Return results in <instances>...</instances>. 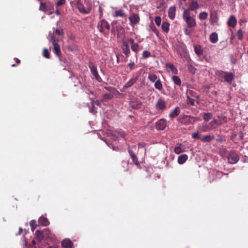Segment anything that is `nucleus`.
<instances>
[{"label":"nucleus","mask_w":248,"mask_h":248,"mask_svg":"<svg viewBox=\"0 0 248 248\" xmlns=\"http://www.w3.org/2000/svg\"><path fill=\"white\" fill-rule=\"evenodd\" d=\"M131 49L134 52H137L139 50V45L138 43H135L131 46Z\"/></svg>","instance_id":"38"},{"label":"nucleus","mask_w":248,"mask_h":248,"mask_svg":"<svg viewBox=\"0 0 248 248\" xmlns=\"http://www.w3.org/2000/svg\"><path fill=\"white\" fill-rule=\"evenodd\" d=\"M215 137L213 135H206L204 136L202 139V141L204 142H209L214 140Z\"/></svg>","instance_id":"25"},{"label":"nucleus","mask_w":248,"mask_h":248,"mask_svg":"<svg viewBox=\"0 0 248 248\" xmlns=\"http://www.w3.org/2000/svg\"><path fill=\"white\" fill-rule=\"evenodd\" d=\"M55 33L59 35H62L63 34V31L62 28H58L55 30Z\"/></svg>","instance_id":"47"},{"label":"nucleus","mask_w":248,"mask_h":248,"mask_svg":"<svg viewBox=\"0 0 248 248\" xmlns=\"http://www.w3.org/2000/svg\"><path fill=\"white\" fill-rule=\"evenodd\" d=\"M30 225L31 226V228L32 231L34 230L35 228L37 226L36 224V222L35 220H32L30 222Z\"/></svg>","instance_id":"41"},{"label":"nucleus","mask_w":248,"mask_h":248,"mask_svg":"<svg viewBox=\"0 0 248 248\" xmlns=\"http://www.w3.org/2000/svg\"><path fill=\"white\" fill-rule=\"evenodd\" d=\"M237 35L238 38L239 40H242L243 39V31L241 29H240L238 31Z\"/></svg>","instance_id":"43"},{"label":"nucleus","mask_w":248,"mask_h":248,"mask_svg":"<svg viewBox=\"0 0 248 248\" xmlns=\"http://www.w3.org/2000/svg\"><path fill=\"white\" fill-rule=\"evenodd\" d=\"M112 97V95L110 93H106L104 95L103 100H105L107 99H110Z\"/></svg>","instance_id":"48"},{"label":"nucleus","mask_w":248,"mask_h":248,"mask_svg":"<svg viewBox=\"0 0 248 248\" xmlns=\"http://www.w3.org/2000/svg\"><path fill=\"white\" fill-rule=\"evenodd\" d=\"M203 119L206 121H208L213 116L211 113H205L203 114Z\"/></svg>","instance_id":"36"},{"label":"nucleus","mask_w":248,"mask_h":248,"mask_svg":"<svg viewBox=\"0 0 248 248\" xmlns=\"http://www.w3.org/2000/svg\"><path fill=\"white\" fill-rule=\"evenodd\" d=\"M154 86L156 89L158 90L159 91H161L163 89L162 84L159 79H158L155 82Z\"/></svg>","instance_id":"28"},{"label":"nucleus","mask_w":248,"mask_h":248,"mask_svg":"<svg viewBox=\"0 0 248 248\" xmlns=\"http://www.w3.org/2000/svg\"><path fill=\"white\" fill-rule=\"evenodd\" d=\"M187 100L188 102L190 103L191 105H194L195 100L190 98L188 95H187Z\"/></svg>","instance_id":"51"},{"label":"nucleus","mask_w":248,"mask_h":248,"mask_svg":"<svg viewBox=\"0 0 248 248\" xmlns=\"http://www.w3.org/2000/svg\"><path fill=\"white\" fill-rule=\"evenodd\" d=\"M112 16H113V17H125L126 16V14L124 12V11L122 10H117L116 11H115L113 14H112Z\"/></svg>","instance_id":"19"},{"label":"nucleus","mask_w":248,"mask_h":248,"mask_svg":"<svg viewBox=\"0 0 248 248\" xmlns=\"http://www.w3.org/2000/svg\"><path fill=\"white\" fill-rule=\"evenodd\" d=\"M210 41L213 43L215 44L218 41V35L216 32L212 33L210 35Z\"/></svg>","instance_id":"23"},{"label":"nucleus","mask_w":248,"mask_h":248,"mask_svg":"<svg viewBox=\"0 0 248 248\" xmlns=\"http://www.w3.org/2000/svg\"><path fill=\"white\" fill-rule=\"evenodd\" d=\"M228 162L232 164L236 163L239 160L238 155L234 151H230L228 155Z\"/></svg>","instance_id":"4"},{"label":"nucleus","mask_w":248,"mask_h":248,"mask_svg":"<svg viewBox=\"0 0 248 248\" xmlns=\"http://www.w3.org/2000/svg\"><path fill=\"white\" fill-rule=\"evenodd\" d=\"M91 105L89 106V111L91 113L93 112V100L91 99Z\"/></svg>","instance_id":"53"},{"label":"nucleus","mask_w":248,"mask_h":248,"mask_svg":"<svg viewBox=\"0 0 248 248\" xmlns=\"http://www.w3.org/2000/svg\"><path fill=\"white\" fill-rule=\"evenodd\" d=\"M43 233V231L42 232L40 231L39 230H37L35 232V235L36 236L37 239L39 241H41L44 238V235Z\"/></svg>","instance_id":"29"},{"label":"nucleus","mask_w":248,"mask_h":248,"mask_svg":"<svg viewBox=\"0 0 248 248\" xmlns=\"http://www.w3.org/2000/svg\"><path fill=\"white\" fill-rule=\"evenodd\" d=\"M188 159V156L186 155H182L178 157V163L179 164H183Z\"/></svg>","instance_id":"22"},{"label":"nucleus","mask_w":248,"mask_h":248,"mask_svg":"<svg viewBox=\"0 0 248 248\" xmlns=\"http://www.w3.org/2000/svg\"><path fill=\"white\" fill-rule=\"evenodd\" d=\"M57 7L54 13L57 16H60L61 15V12L60 9Z\"/></svg>","instance_id":"56"},{"label":"nucleus","mask_w":248,"mask_h":248,"mask_svg":"<svg viewBox=\"0 0 248 248\" xmlns=\"http://www.w3.org/2000/svg\"><path fill=\"white\" fill-rule=\"evenodd\" d=\"M39 223L42 226H46L49 225V222L46 217H41L38 220Z\"/></svg>","instance_id":"17"},{"label":"nucleus","mask_w":248,"mask_h":248,"mask_svg":"<svg viewBox=\"0 0 248 248\" xmlns=\"http://www.w3.org/2000/svg\"><path fill=\"white\" fill-rule=\"evenodd\" d=\"M223 122L221 121H219L218 120H214L212 121L210 124H215V125H220Z\"/></svg>","instance_id":"46"},{"label":"nucleus","mask_w":248,"mask_h":248,"mask_svg":"<svg viewBox=\"0 0 248 248\" xmlns=\"http://www.w3.org/2000/svg\"><path fill=\"white\" fill-rule=\"evenodd\" d=\"M150 31L154 32L157 36H159V32L154 25L150 26Z\"/></svg>","instance_id":"35"},{"label":"nucleus","mask_w":248,"mask_h":248,"mask_svg":"<svg viewBox=\"0 0 248 248\" xmlns=\"http://www.w3.org/2000/svg\"><path fill=\"white\" fill-rule=\"evenodd\" d=\"M98 9H99V13H100V16H101L102 15V13H103L102 9H101V7L100 6H99Z\"/></svg>","instance_id":"62"},{"label":"nucleus","mask_w":248,"mask_h":248,"mask_svg":"<svg viewBox=\"0 0 248 248\" xmlns=\"http://www.w3.org/2000/svg\"><path fill=\"white\" fill-rule=\"evenodd\" d=\"M199 5L197 1H193L191 3L189 7V11H194L195 10H197L199 9Z\"/></svg>","instance_id":"27"},{"label":"nucleus","mask_w":248,"mask_h":248,"mask_svg":"<svg viewBox=\"0 0 248 248\" xmlns=\"http://www.w3.org/2000/svg\"><path fill=\"white\" fill-rule=\"evenodd\" d=\"M215 74L218 80L221 82H226L230 84L232 83L234 78L233 73L224 72L222 70H217Z\"/></svg>","instance_id":"1"},{"label":"nucleus","mask_w":248,"mask_h":248,"mask_svg":"<svg viewBox=\"0 0 248 248\" xmlns=\"http://www.w3.org/2000/svg\"><path fill=\"white\" fill-rule=\"evenodd\" d=\"M174 152L176 154L179 155L185 152V147L181 143H177L175 146Z\"/></svg>","instance_id":"11"},{"label":"nucleus","mask_w":248,"mask_h":248,"mask_svg":"<svg viewBox=\"0 0 248 248\" xmlns=\"http://www.w3.org/2000/svg\"><path fill=\"white\" fill-rule=\"evenodd\" d=\"M172 80L173 82V83L177 85V86H181V80L180 78L176 76H173L172 77Z\"/></svg>","instance_id":"31"},{"label":"nucleus","mask_w":248,"mask_h":248,"mask_svg":"<svg viewBox=\"0 0 248 248\" xmlns=\"http://www.w3.org/2000/svg\"><path fill=\"white\" fill-rule=\"evenodd\" d=\"M183 18L186 22L188 28H193L196 26V20L190 16L189 10H184L183 14Z\"/></svg>","instance_id":"2"},{"label":"nucleus","mask_w":248,"mask_h":248,"mask_svg":"<svg viewBox=\"0 0 248 248\" xmlns=\"http://www.w3.org/2000/svg\"><path fill=\"white\" fill-rule=\"evenodd\" d=\"M192 138L196 139H198L199 138V135L198 132L194 133L192 134Z\"/></svg>","instance_id":"55"},{"label":"nucleus","mask_w":248,"mask_h":248,"mask_svg":"<svg viewBox=\"0 0 248 248\" xmlns=\"http://www.w3.org/2000/svg\"><path fill=\"white\" fill-rule=\"evenodd\" d=\"M130 25L133 27L139 23L140 19L139 15L137 14L133 13L129 17Z\"/></svg>","instance_id":"5"},{"label":"nucleus","mask_w":248,"mask_h":248,"mask_svg":"<svg viewBox=\"0 0 248 248\" xmlns=\"http://www.w3.org/2000/svg\"><path fill=\"white\" fill-rule=\"evenodd\" d=\"M176 8L175 6H171L168 11V16L170 19H173L175 16Z\"/></svg>","instance_id":"15"},{"label":"nucleus","mask_w":248,"mask_h":248,"mask_svg":"<svg viewBox=\"0 0 248 248\" xmlns=\"http://www.w3.org/2000/svg\"><path fill=\"white\" fill-rule=\"evenodd\" d=\"M45 238L46 239H52L54 237L55 235L52 233L50 230L48 229H45L43 230V233Z\"/></svg>","instance_id":"13"},{"label":"nucleus","mask_w":248,"mask_h":248,"mask_svg":"<svg viewBox=\"0 0 248 248\" xmlns=\"http://www.w3.org/2000/svg\"><path fill=\"white\" fill-rule=\"evenodd\" d=\"M62 245L63 248H74L73 243L68 239H65L62 242Z\"/></svg>","instance_id":"14"},{"label":"nucleus","mask_w":248,"mask_h":248,"mask_svg":"<svg viewBox=\"0 0 248 248\" xmlns=\"http://www.w3.org/2000/svg\"><path fill=\"white\" fill-rule=\"evenodd\" d=\"M218 18L216 15L210 16V22L212 25H215L217 22Z\"/></svg>","instance_id":"33"},{"label":"nucleus","mask_w":248,"mask_h":248,"mask_svg":"<svg viewBox=\"0 0 248 248\" xmlns=\"http://www.w3.org/2000/svg\"><path fill=\"white\" fill-rule=\"evenodd\" d=\"M208 14L206 12H202L200 13L199 17L201 20H205L207 18Z\"/></svg>","instance_id":"34"},{"label":"nucleus","mask_w":248,"mask_h":248,"mask_svg":"<svg viewBox=\"0 0 248 248\" xmlns=\"http://www.w3.org/2000/svg\"><path fill=\"white\" fill-rule=\"evenodd\" d=\"M128 153L130 155V156H131L132 155H134V153L132 151L130 150H128Z\"/></svg>","instance_id":"64"},{"label":"nucleus","mask_w":248,"mask_h":248,"mask_svg":"<svg viewBox=\"0 0 248 248\" xmlns=\"http://www.w3.org/2000/svg\"><path fill=\"white\" fill-rule=\"evenodd\" d=\"M215 124H210V123L209 124V128H208V130H211L213 128H215Z\"/></svg>","instance_id":"60"},{"label":"nucleus","mask_w":248,"mask_h":248,"mask_svg":"<svg viewBox=\"0 0 248 248\" xmlns=\"http://www.w3.org/2000/svg\"><path fill=\"white\" fill-rule=\"evenodd\" d=\"M48 39H49V41L52 42L53 46V52L58 57H60L62 54L60 46V45L57 43V41L55 39V36L53 34L49 32L48 36Z\"/></svg>","instance_id":"3"},{"label":"nucleus","mask_w":248,"mask_h":248,"mask_svg":"<svg viewBox=\"0 0 248 248\" xmlns=\"http://www.w3.org/2000/svg\"><path fill=\"white\" fill-rule=\"evenodd\" d=\"M194 48L195 52L197 56L200 57L203 54V49L201 46H194Z\"/></svg>","instance_id":"21"},{"label":"nucleus","mask_w":248,"mask_h":248,"mask_svg":"<svg viewBox=\"0 0 248 248\" xmlns=\"http://www.w3.org/2000/svg\"><path fill=\"white\" fill-rule=\"evenodd\" d=\"M130 105L132 108L135 109H138L141 108V102L137 100H134L131 101Z\"/></svg>","instance_id":"16"},{"label":"nucleus","mask_w":248,"mask_h":248,"mask_svg":"<svg viewBox=\"0 0 248 248\" xmlns=\"http://www.w3.org/2000/svg\"><path fill=\"white\" fill-rule=\"evenodd\" d=\"M128 44L130 43L131 46L133 44L135 43L134 40L132 38H129L128 39Z\"/></svg>","instance_id":"58"},{"label":"nucleus","mask_w":248,"mask_h":248,"mask_svg":"<svg viewBox=\"0 0 248 248\" xmlns=\"http://www.w3.org/2000/svg\"><path fill=\"white\" fill-rule=\"evenodd\" d=\"M135 66V63L134 62H131L128 64V66L131 69H132L134 68V66Z\"/></svg>","instance_id":"57"},{"label":"nucleus","mask_w":248,"mask_h":248,"mask_svg":"<svg viewBox=\"0 0 248 248\" xmlns=\"http://www.w3.org/2000/svg\"><path fill=\"white\" fill-rule=\"evenodd\" d=\"M137 79L133 78L130 79L124 85V88H128L132 86L136 81Z\"/></svg>","instance_id":"30"},{"label":"nucleus","mask_w":248,"mask_h":248,"mask_svg":"<svg viewBox=\"0 0 248 248\" xmlns=\"http://www.w3.org/2000/svg\"><path fill=\"white\" fill-rule=\"evenodd\" d=\"M236 22H237V20H236L235 17L234 16L232 15L230 16L229 19L228 21V25L229 26L234 27L236 25Z\"/></svg>","instance_id":"18"},{"label":"nucleus","mask_w":248,"mask_h":248,"mask_svg":"<svg viewBox=\"0 0 248 248\" xmlns=\"http://www.w3.org/2000/svg\"><path fill=\"white\" fill-rule=\"evenodd\" d=\"M122 164L124 168V171L127 170V167L128 166V163L126 161H123L122 162Z\"/></svg>","instance_id":"52"},{"label":"nucleus","mask_w":248,"mask_h":248,"mask_svg":"<svg viewBox=\"0 0 248 248\" xmlns=\"http://www.w3.org/2000/svg\"><path fill=\"white\" fill-rule=\"evenodd\" d=\"M166 66L170 69L172 73L174 74H177L178 73V70L173 64L171 63H167L166 64Z\"/></svg>","instance_id":"24"},{"label":"nucleus","mask_w":248,"mask_h":248,"mask_svg":"<svg viewBox=\"0 0 248 248\" xmlns=\"http://www.w3.org/2000/svg\"><path fill=\"white\" fill-rule=\"evenodd\" d=\"M89 67L90 68L91 73L93 74V66L92 65L91 63H90Z\"/></svg>","instance_id":"61"},{"label":"nucleus","mask_w":248,"mask_h":248,"mask_svg":"<svg viewBox=\"0 0 248 248\" xmlns=\"http://www.w3.org/2000/svg\"><path fill=\"white\" fill-rule=\"evenodd\" d=\"M47 9L46 3L45 2H41L40 3V5L39 6V10L43 11V12H46Z\"/></svg>","instance_id":"39"},{"label":"nucleus","mask_w":248,"mask_h":248,"mask_svg":"<svg viewBox=\"0 0 248 248\" xmlns=\"http://www.w3.org/2000/svg\"><path fill=\"white\" fill-rule=\"evenodd\" d=\"M94 77L95 78L96 80L98 82H101L102 80L101 78L99 77L98 74H97L96 71L94 69Z\"/></svg>","instance_id":"44"},{"label":"nucleus","mask_w":248,"mask_h":248,"mask_svg":"<svg viewBox=\"0 0 248 248\" xmlns=\"http://www.w3.org/2000/svg\"><path fill=\"white\" fill-rule=\"evenodd\" d=\"M23 232V229L22 228L20 227L19 228V232H18V234H21V233L22 232Z\"/></svg>","instance_id":"63"},{"label":"nucleus","mask_w":248,"mask_h":248,"mask_svg":"<svg viewBox=\"0 0 248 248\" xmlns=\"http://www.w3.org/2000/svg\"><path fill=\"white\" fill-rule=\"evenodd\" d=\"M199 120L198 118L192 117L190 116H185L183 118V123L188 124H194L195 122Z\"/></svg>","instance_id":"9"},{"label":"nucleus","mask_w":248,"mask_h":248,"mask_svg":"<svg viewBox=\"0 0 248 248\" xmlns=\"http://www.w3.org/2000/svg\"><path fill=\"white\" fill-rule=\"evenodd\" d=\"M161 28L165 33H168L170 31V24L167 22H163L161 25Z\"/></svg>","instance_id":"26"},{"label":"nucleus","mask_w":248,"mask_h":248,"mask_svg":"<svg viewBox=\"0 0 248 248\" xmlns=\"http://www.w3.org/2000/svg\"><path fill=\"white\" fill-rule=\"evenodd\" d=\"M43 56L46 58H50V55L47 48H45L43 49Z\"/></svg>","instance_id":"37"},{"label":"nucleus","mask_w":248,"mask_h":248,"mask_svg":"<svg viewBox=\"0 0 248 248\" xmlns=\"http://www.w3.org/2000/svg\"><path fill=\"white\" fill-rule=\"evenodd\" d=\"M188 69L192 73H195L196 69L192 65H188Z\"/></svg>","instance_id":"50"},{"label":"nucleus","mask_w":248,"mask_h":248,"mask_svg":"<svg viewBox=\"0 0 248 248\" xmlns=\"http://www.w3.org/2000/svg\"><path fill=\"white\" fill-rule=\"evenodd\" d=\"M155 22L157 26H159L161 23V18L160 16H156L155 18Z\"/></svg>","instance_id":"40"},{"label":"nucleus","mask_w":248,"mask_h":248,"mask_svg":"<svg viewBox=\"0 0 248 248\" xmlns=\"http://www.w3.org/2000/svg\"><path fill=\"white\" fill-rule=\"evenodd\" d=\"M123 53L125 55L126 58L128 57L130 54V50L128 42L125 40H123Z\"/></svg>","instance_id":"7"},{"label":"nucleus","mask_w":248,"mask_h":248,"mask_svg":"<svg viewBox=\"0 0 248 248\" xmlns=\"http://www.w3.org/2000/svg\"><path fill=\"white\" fill-rule=\"evenodd\" d=\"M167 125V122L166 120L161 119L157 121L156 123V128L159 130H164Z\"/></svg>","instance_id":"8"},{"label":"nucleus","mask_w":248,"mask_h":248,"mask_svg":"<svg viewBox=\"0 0 248 248\" xmlns=\"http://www.w3.org/2000/svg\"><path fill=\"white\" fill-rule=\"evenodd\" d=\"M180 113V109L178 107H176L174 109L172 110L169 114L170 118H174L178 116Z\"/></svg>","instance_id":"20"},{"label":"nucleus","mask_w":248,"mask_h":248,"mask_svg":"<svg viewBox=\"0 0 248 248\" xmlns=\"http://www.w3.org/2000/svg\"><path fill=\"white\" fill-rule=\"evenodd\" d=\"M148 78L152 82H155L158 79L157 76L154 74H149Z\"/></svg>","instance_id":"32"},{"label":"nucleus","mask_w":248,"mask_h":248,"mask_svg":"<svg viewBox=\"0 0 248 248\" xmlns=\"http://www.w3.org/2000/svg\"><path fill=\"white\" fill-rule=\"evenodd\" d=\"M66 2V0H59L56 2L55 5L57 7H59L61 5H64Z\"/></svg>","instance_id":"42"},{"label":"nucleus","mask_w":248,"mask_h":248,"mask_svg":"<svg viewBox=\"0 0 248 248\" xmlns=\"http://www.w3.org/2000/svg\"><path fill=\"white\" fill-rule=\"evenodd\" d=\"M16 64H12V67H15L17 64H19L20 63V60L18 59H16Z\"/></svg>","instance_id":"59"},{"label":"nucleus","mask_w":248,"mask_h":248,"mask_svg":"<svg viewBox=\"0 0 248 248\" xmlns=\"http://www.w3.org/2000/svg\"><path fill=\"white\" fill-rule=\"evenodd\" d=\"M131 157L132 158V160H133V162L136 165L139 164V162H138V158H137V156L135 155H132Z\"/></svg>","instance_id":"49"},{"label":"nucleus","mask_w":248,"mask_h":248,"mask_svg":"<svg viewBox=\"0 0 248 248\" xmlns=\"http://www.w3.org/2000/svg\"><path fill=\"white\" fill-rule=\"evenodd\" d=\"M151 56V53L147 51V50H145L143 52V53H142V57L143 58H148L149 57H150Z\"/></svg>","instance_id":"45"},{"label":"nucleus","mask_w":248,"mask_h":248,"mask_svg":"<svg viewBox=\"0 0 248 248\" xmlns=\"http://www.w3.org/2000/svg\"><path fill=\"white\" fill-rule=\"evenodd\" d=\"M155 107L158 110H163L166 108V105L165 101L161 98H159L155 104Z\"/></svg>","instance_id":"10"},{"label":"nucleus","mask_w":248,"mask_h":248,"mask_svg":"<svg viewBox=\"0 0 248 248\" xmlns=\"http://www.w3.org/2000/svg\"><path fill=\"white\" fill-rule=\"evenodd\" d=\"M97 28L99 29L100 32H103L106 29L109 30V25L107 21L102 20L98 23Z\"/></svg>","instance_id":"6"},{"label":"nucleus","mask_w":248,"mask_h":248,"mask_svg":"<svg viewBox=\"0 0 248 248\" xmlns=\"http://www.w3.org/2000/svg\"><path fill=\"white\" fill-rule=\"evenodd\" d=\"M184 32L186 35L188 36H190L191 33V31L190 30H189L187 28L184 29Z\"/></svg>","instance_id":"54"},{"label":"nucleus","mask_w":248,"mask_h":248,"mask_svg":"<svg viewBox=\"0 0 248 248\" xmlns=\"http://www.w3.org/2000/svg\"><path fill=\"white\" fill-rule=\"evenodd\" d=\"M78 8L79 11L83 14H88L92 9L91 7L86 8L85 6L81 3L78 4Z\"/></svg>","instance_id":"12"}]
</instances>
